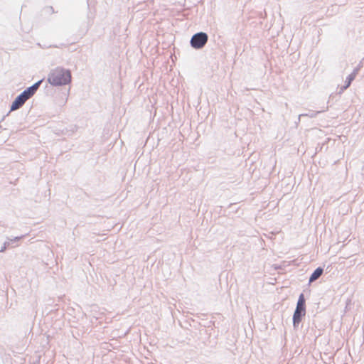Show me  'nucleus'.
<instances>
[{"label":"nucleus","mask_w":364,"mask_h":364,"mask_svg":"<svg viewBox=\"0 0 364 364\" xmlns=\"http://www.w3.org/2000/svg\"><path fill=\"white\" fill-rule=\"evenodd\" d=\"M359 68H355L352 73H350L346 78L345 85L341 88V92H343V90H346L351 84L352 81L355 78L358 73Z\"/></svg>","instance_id":"5"},{"label":"nucleus","mask_w":364,"mask_h":364,"mask_svg":"<svg viewBox=\"0 0 364 364\" xmlns=\"http://www.w3.org/2000/svg\"><path fill=\"white\" fill-rule=\"evenodd\" d=\"M23 237H24V236H23V235H22V236H19V237H14V238H13V239H9V238H8V239L9 240V241H10V242H16V241H19V240H20L21 238H23Z\"/></svg>","instance_id":"11"},{"label":"nucleus","mask_w":364,"mask_h":364,"mask_svg":"<svg viewBox=\"0 0 364 364\" xmlns=\"http://www.w3.org/2000/svg\"><path fill=\"white\" fill-rule=\"evenodd\" d=\"M208 40L206 33L199 32L194 34L190 41L191 46L196 49H200L205 46Z\"/></svg>","instance_id":"3"},{"label":"nucleus","mask_w":364,"mask_h":364,"mask_svg":"<svg viewBox=\"0 0 364 364\" xmlns=\"http://www.w3.org/2000/svg\"><path fill=\"white\" fill-rule=\"evenodd\" d=\"M26 91L28 92L31 97H32L36 92L33 91L30 87H28L26 89Z\"/></svg>","instance_id":"12"},{"label":"nucleus","mask_w":364,"mask_h":364,"mask_svg":"<svg viewBox=\"0 0 364 364\" xmlns=\"http://www.w3.org/2000/svg\"><path fill=\"white\" fill-rule=\"evenodd\" d=\"M26 102L25 98L20 94L18 95L11 104L10 111H14L21 108Z\"/></svg>","instance_id":"4"},{"label":"nucleus","mask_w":364,"mask_h":364,"mask_svg":"<svg viewBox=\"0 0 364 364\" xmlns=\"http://www.w3.org/2000/svg\"><path fill=\"white\" fill-rule=\"evenodd\" d=\"M21 94L26 101L31 97L26 90H23Z\"/></svg>","instance_id":"9"},{"label":"nucleus","mask_w":364,"mask_h":364,"mask_svg":"<svg viewBox=\"0 0 364 364\" xmlns=\"http://www.w3.org/2000/svg\"><path fill=\"white\" fill-rule=\"evenodd\" d=\"M67 99H68V97H66V98H65V99L62 102V105H64L66 103V102H67Z\"/></svg>","instance_id":"13"},{"label":"nucleus","mask_w":364,"mask_h":364,"mask_svg":"<svg viewBox=\"0 0 364 364\" xmlns=\"http://www.w3.org/2000/svg\"><path fill=\"white\" fill-rule=\"evenodd\" d=\"M42 82H43V80H38V82H36V83H34L33 85H31L29 87L33 91H34L36 92L38 90V89L39 88V87L41 85Z\"/></svg>","instance_id":"8"},{"label":"nucleus","mask_w":364,"mask_h":364,"mask_svg":"<svg viewBox=\"0 0 364 364\" xmlns=\"http://www.w3.org/2000/svg\"><path fill=\"white\" fill-rule=\"evenodd\" d=\"M306 314L305 298L303 294L299 296L296 307L293 315V325L296 328Z\"/></svg>","instance_id":"2"},{"label":"nucleus","mask_w":364,"mask_h":364,"mask_svg":"<svg viewBox=\"0 0 364 364\" xmlns=\"http://www.w3.org/2000/svg\"><path fill=\"white\" fill-rule=\"evenodd\" d=\"M320 112H321V111H318V112L310 111V112H308V113L301 114H299V119H300V118H301V117H311V118H314V117H316V115H317L318 113H320Z\"/></svg>","instance_id":"7"},{"label":"nucleus","mask_w":364,"mask_h":364,"mask_svg":"<svg viewBox=\"0 0 364 364\" xmlns=\"http://www.w3.org/2000/svg\"><path fill=\"white\" fill-rule=\"evenodd\" d=\"M48 81L53 86L68 85L71 82V73L69 70L57 67L49 73Z\"/></svg>","instance_id":"1"},{"label":"nucleus","mask_w":364,"mask_h":364,"mask_svg":"<svg viewBox=\"0 0 364 364\" xmlns=\"http://www.w3.org/2000/svg\"><path fill=\"white\" fill-rule=\"evenodd\" d=\"M323 269L321 267L316 268L314 272L311 274L310 278H309V282H313L318 279L323 274Z\"/></svg>","instance_id":"6"},{"label":"nucleus","mask_w":364,"mask_h":364,"mask_svg":"<svg viewBox=\"0 0 364 364\" xmlns=\"http://www.w3.org/2000/svg\"><path fill=\"white\" fill-rule=\"evenodd\" d=\"M9 245H10L9 242H5L4 243V245L0 249V252H4L6 250V249L7 248V247L9 246Z\"/></svg>","instance_id":"10"}]
</instances>
